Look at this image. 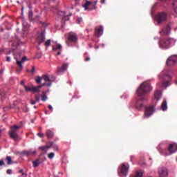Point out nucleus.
<instances>
[{
	"label": "nucleus",
	"instance_id": "473e14b6",
	"mask_svg": "<svg viewBox=\"0 0 177 177\" xmlns=\"http://www.w3.org/2000/svg\"><path fill=\"white\" fill-rule=\"evenodd\" d=\"M51 85H52V82H48V83L44 82L43 84L39 85V86H41L42 88V86H51Z\"/></svg>",
	"mask_w": 177,
	"mask_h": 177
},
{
	"label": "nucleus",
	"instance_id": "f03ea898",
	"mask_svg": "<svg viewBox=\"0 0 177 177\" xmlns=\"http://www.w3.org/2000/svg\"><path fill=\"white\" fill-rule=\"evenodd\" d=\"M172 44H175V39L171 37H163L159 40V46L161 49H168L172 46Z\"/></svg>",
	"mask_w": 177,
	"mask_h": 177
},
{
	"label": "nucleus",
	"instance_id": "0eeeda50",
	"mask_svg": "<svg viewBox=\"0 0 177 177\" xmlns=\"http://www.w3.org/2000/svg\"><path fill=\"white\" fill-rule=\"evenodd\" d=\"M97 3V1H94V3L86 1V3L84 5V8L85 10H93V9H96Z\"/></svg>",
	"mask_w": 177,
	"mask_h": 177
},
{
	"label": "nucleus",
	"instance_id": "423d86ee",
	"mask_svg": "<svg viewBox=\"0 0 177 177\" xmlns=\"http://www.w3.org/2000/svg\"><path fill=\"white\" fill-rule=\"evenodd\" d=\"M128 169H129V165L128 163L122 164L118 169L119 176L126 177L128 175Z\"/></svg>",
	"mask_w": 177,
	"mask_h": 177
},
{
	"label": "nucleus",
	"instance_id": "f704fd0d",
	"mask_svg": "<svg viewBox=\"0 0 177 177\" xmlns=\"http://www.w3.org/2000/svg\"><path fill=\"white\" fill-rule=\"evenodd\" d=\"M55 157V153L50 152V153L48 154V158H50V160H52Z\"/></svg>",
	"mask_w": 177,
	"mask_h": 177
},
{
	"label": "nucleus",
	"instance_id": "58836bf2",
	"mask_svg": "<svg viewBox=\"0 0 177 177\" xmlns=\"http://www.w3.org/2000/svg\"><path fill=\"white\" fill-rule=\"evenodd\" d=\"M44 45H45L46 46H50V39L47 40V41L45 42Z\"/></svg>",
	"mask_w": 177,
	"mask_h": 177
},
{
	"label": "nucleus",
	"instance_id": "6ab92c4d",
	"mask_svg": "<svg viewBox=\"0 0 177 177\" xmlns=\"http://www.w3.org/2000/svg\"><path fill=\"white\" fill-rule=\"evenodd\" d=\"M37 39H38L39 45H41L42 44V42H44V41H45V34H44V32L40 33L38 35Z\"/></svg>",
	"mask_w": 177,
	"mask_h": 177
},
{
	"label": "nucleus",
	"instance_id": "aec40b11",
	"mask_svg": "<svg viewBox=\"0 0 177 177\" xmlns=\"http://www.w3.org/2000/svg\"><path fill=\"white\" fill-rule=\"evenodd\" d=\"M46 136H47L48 139H53V136H55V133L50 129H48L46 131Z\"/></svg>",
	"mask_w": 177,
	"mask_h": 177
},
{
	"label": "nucleus",
	"instance_id": "7c9ffc66",
	"mask_svg": "<svg viewBox=\"0 0 177 177\" xmlns=\"http://www.w3.org/2000/svg\"><path fill=\"white\" fill-rule=\"evenodd\" d=\"M173 6H174V10L175 13H176V15H177V0H174V1L173 3Z\"/></svg>",
	"mask_w": 177,
	"mask_h": 177
},
{
	"label": "nucleus",
	"instance_id": "39448f33",
	"mask_svg": "<svg viewBox=\"0 0 177 177\" xmlns=\"http://www.w3.org/2000/svg\"><path fill=\"white\" fill-rule=\"evenodd\" d=\"M168 19V15L167 12H158L156 17L155 20L157 21L158 24H161V23H165Z\"/></svg>",
	"mask_w": 177,
	"mask_h": 177
},
{
	"label": "nucleus",
	"instance_id": "13d9d810",
	"mask_svg": "<svg viewBox=\"0 0 177 177\" xmlns=\"http://www.w3.org/2000/svg\"><path fill=\"white\" fill-rule=\"evenodd\" d=\"M2 73H3V71H0V74H2Z\"/></svg>",
	"mask_w": 177,
	"mask_h": 177
},
{
	"label": "nucleus",
	"instance_id": "a18cd8bd",
	"mask_svg": "<svg viewBox=\"0 0 177 177\" xmlns=\"http://www.w3.org/2000/svg\"><path fill=\"white\" fill-rule=\"evenodd\" d=\"M48 108L50 111H53V107H52V105H48Z\"/></svg>",
	"mask_w": 177,
	"mask_h": 177
},
{
	"label": "nucleus",
	"instance_id": "37998d69",
	"mask_svg": "<svg viewBox=\"0 0 177 177\" xmlns=\"http://www.w3.org/2000/svg\"><path fill=\"white\" fill-rule=\"evenodd\" d=\"M6 172H7L8 175H12V169H8Z\"/></svg>",
	"mask_w": 177,
	"mask_h": 177
},
{
	"label": "nucleus",
	"instance_id": "dca6fc26",
	"mask_svg": "<svg viewBox=\"0 0 177 177\" xmlns=\"http://www.w3.org/2000/svg\"><path fill=\"white\" fill-rule=\"evenodd\" d=\"M162 93L160 90H156L154 93V99L153 100H156V102H158L160 99H161Z\"/></svg>",
	"mask_w": 177,
	"mask_h": 177
},
{
	"label": "nucleus",
	"instance_id": "9b49d317",
	"mask_svg": "<svg viewBox=\"0 0 177 177\" xmlns=\"http://www.w3.org/2000/svg\"><path fill=\"white\" fill-rule=\"evenodd\" d=\"M153 113H154V106L147 107L145 111V117L149 118L153 115Z\"/></svg>",
	"mask_w": 177,
	"mask_h": 177
},
{
	"label": "nucleus",
	"instance_id": "09e8293b",
	"mask_svg": "<svg viewBox=\"0 0 177 177\" xmlns=\"http://www.w3.org/2000/svg\"><path fill=\"white\" fill-rule=\"evenodd\" d=\"M30 103L32 104H35V103H37V101H34V100H30Z\"/></svg>",
	"mask_w": 177,
	"mask_h": 177
},
{
	"label": "nucleus",
	"instance_id": "bf43d9fd",
	"mask_svg": "<svg viewBox=\"0 0 177 177\" xmlns=\"http://www.w3.org/2000/svg\"><path fill=\"white\" fill-rule=\"evenodd\" d=\"M25 174L24 172H22V176H24Z\"/></svg>",
	"mask_w": 177,
	"mask_h": 177
},
{
	"label": "nucleus",
	"instance_id": "c756f323",
	"mask_svg": "<svg viewBox=\"0 0 177 177\" xmlns=\"http://www.w3.org/2000/svg\"><path fill=\"white\" fill-rule=\"evenodd\" d=\"M6 160L7 161L8 165H10L13 164V161H12V158L10 156H7L6 158Z\"/></svg>",
	"mask_w": 177,
	"mask_h": 177
},
{
	"label": "nucleus",
	"instance_id": "ea45409f",
	"mask_svg": "<svg viewBox=\"0 0 177 177\" xmlns=\"http://www.w3.org/2000/svg\"><path fill=\"white\" fill-rule=\"evenodd\" d=\"M21 70H23V65H22L21 68H20V66H18V68H17V73H20V71H21Z\"/></svg>",
	"mask_w": 177,
	"mask_h": 177
},
{
	"label": "nucleus",
	"instance_id": "f8f14e48",
	"mask_svg": "<svg viewBox=\"0 0 177 177\" xmlns=\"http://www.w3.org/2000/svg\"><path fill=\"white\" fill-rule=\"evenodd\" d=\"M68 67V64H64L62 66L57 67V74H58V75H60L62 73H64V71H67Z\"/></svg>",
	"mask_w": 177,
	"mask_h": 177
},
{
	"label": "nucleus",
	"instance_id": "6e6552de",
	"mask_svg": "<svg viewBox=\"0 0 177 177\" xmlns=\"http://www.w3.org/2000/svg\"><path fill=\"white\" fill-rule=\"evenodd\" d=\"M77 41H78V36L77 34L70 32L68 36V41H66L67 45H68V41L75 43Z\"/></svg>",
	"mask_w": 177,
	"mask_h": 177
},
{
	"label": "nucleus",
	"instance_id": "a211bd4d",
	"mask_svg": "<svg viewBox=\"0 0 177 177\" xmlns=\"http://www.w3.org/2000/svg\"><path fill=\"white\" fill-rule=\"evenodd\" d=\"M58 16H59V17L62 18V20L66 21V17H68V16H71V14L66 15V12H64V11H59Z\"/></svg>",
	"mask_w": 177,
	"mask_h": 177
},
{
	"label": "nucleus",
	"instance_id": "49530a36",
	"mask_svg": "<svg viewBox=\"0 0 177 177\" xmlns=\"http://www.w3.org/2000/svg\"><path fill=\"white\" fill-rule=\"evenodd\" d=\"M89 60H91V57H86L84 59V61H85V62H89Z\"/></svg>",
	"mask_w": 177,
	"mask_h": 177
},
{
	"label": "nucleus",
	"instance_id": "2f4dec72",
	"mask_svg": "<svg viewBox=\"0 0 177 177\" xmlns=\"http://www.w3.org/2000/svg\"><path fill=\"white\" fill-rule=\"evenodd\" d=\"M42 81V78L39 76H37L35 79V82L37 84H41V82Z\"/></svg>",
	"mask_w": 177,
	"mask_h": 177
},
{
	"label": "nucleus",
	"instance_id": "20e7f679",
	"mask_svg": "<svg viewBox=\"0 0 177 177\" xmlns=\"http://www.w3.org/2000/svg\"><path fill=\"white\" fill-rule=\"evenodd\" d=\"M159 151L163 156H171V154H174L175 151H177V145L170 144L167 151L160 148Z\"/></svg>",
	"mask_w": 177,
	"mask_h": 177
},
{
	"label": "nucleus",
	"instance_id": "e2e57ef3",
	"mask_svg": "<svg viewBox=\"0 0 177 177\" xmlns=\"http://www.w3.org/2000/svg\"><path fill=\"white\" fill-rule=\"evenodd\" d=\"M76 2H77V1H78V0H75Z\"/></svg>",
	"mask_w": 177,
	"mask_h": 177
},
{
	"label": "nucleus",
	"instance_id": "3c124183",
	"mask_svg": "<svg viewBox=\"0 0 177 177\" xmlns=\"http://www.w3.org/2000/svg\"><path fill=\"white\" fill-rule=\"evenodd\" d=\"M6 62H10V57H7Z\"/></svg>",
	"mask_w": 177,
	"mask_h": 177
},
{
	"label": "nucleus",
	"instance_id": "052dcab7",
	"mask_svg": "<svg viewBox=\"0 0 177 177\" xmlns=\"http://www.w3.org/2000/svg\"><path fill=\"white\" fill-rule=\"evenodd\" d=\"M45 114H48V111H45Z\"/></svg>",
	"mask_w": 177,
	"mask_h": 177
},
{
	"label": "nucleus",
	"instance_id": "72a5a7b5",
	"mask_svg": "<svg viewBox=\"0 0 177 177\" xmlns=\"http://www.w3.org/2000/svg\"><path fill=\"white\" fill-rule=\"evenodd\" d=\"M24 88L26 92H31V87H28L27 86L24 85Z\"/></svg>",
	"mask_w": 177,
	"mask_h": 177
},
{
	"label": "nucleus",
	"instance_id": "c03bdc74",
	"mask_svg": "<svg viewBox=\"0 0 177 177\" xmlns=\"http://www.w3.org/2000/svg\"><path fill=\"white\" fill-rule=\"evenodd\" d=\"M77 21L78 24H80V23H81V21H82V18H77Z\"/></svg>",
	"mask_w": 177,
	"mask_h": 177
},
{
	"label": "nucleus",
	"instance_id": "393cba45",
	"mask_svg": "<svg viewBox=\"0 0 177 177\" xmlns=\"http://www.w3.org/2000/svg\"><path fill=\"white\" fill-rule=\"evenodd\" d=\"M41 88H42V86H38L37 87L32 86L30 87V92L35 93V92H38Z\"/></svg>",
	"mask_w": 177,
	"mask_h": 177
},
{
	"label": "nucleus",
	"instance_id": "4be33fe9",
	"mask_svg": "<svg viewBox=\"0 0 177 177\" xmlns=\"http://www.w3.org/2000/svg\"><path fill=\"white\" fill-rule=\"evenodd\" d=\"M42 162H44V160H41V158H39L32 162L33 167L35 168H37V167H39V164H42Z\"/></svg>",
	"mask_w": 177,
	"mask_h": 177
},
{
	"label": "nucleus",
	"instance_id": "864d4df0",
	"mask_svg": "<svg viewBox=\"0 0 177 177\" xmlns=\"http://www.w3.org/2000/svg\"><path fill=\"white\" fill-rule=\"evenodd\" d=\"M24 170L23 169H21L19 171V174H22V172H24Z\"/></svg>",
	"mask_w": 177,
	"mask_h": 177
},
{
	"label": "nucleus",
	"instance_id": "cd10ccee",
	"mask_svg": "<svg viewBox=\"0 0 177 177\" xmlns=\"http://www.w3.org/2000/svg\"><path fill=\"white\" fill-rule=\"evenodd\" d=\"M43 80H44L46 82H52L50 77H49V75H43Z\"/></svg>",
	"mask_w": 177,
	"mask_h": 177
},
{
	"label": "nucleus",
	"instance_id": "b1692460",
	"mask_svg": "<svg viewBox=\"0 0 177 177\" xmlns=\"http://www.w3.org/2000/svg\"><path fill=\"white\" fill-rule=\"evenodd\" d=\"M34 16V12H32V10H30L28 12V19L30 21H35V19L32 17Z\"/></svg>",
	"mask_w": 177,
	"mask_h": 177
},
{
	"label": "nucleus",
	"instance_id": "4d7b16f0",
	"mask_svg": "<svg viewBox=\"0 0 177 177\" xmlns=\"http://www.w3.org/2000/svg\"><path fill=\"white\" fill-rule=\"evenodd\" d=\"M100 2L101 3H104V2H106V0H101Z\"/></svg>",
	"mask_w": 177,
	"mask_h": 177
},
{
	"label": "nucleus",
	"instance_id": "680f3d73",
	"mask_svg": "<svg viewBox=\"0 0 177 177\" xmlns=\"http://www.w3.org/2000/svg\"><path fill=\"white\" fill-rule=\"evenodd\" d=\"M34 109H37V106H34Z\"/></svg>",
	"mask_w": 177,
	"mask_h": 177
},
{
	"label": "nucleus",
	"instance_id": "c85d7f7f",
	"mask_svg": "<svg viewBox=\"0 0 177 177\" xmlns=\"http://www.w3.org/2000/svg\"><path fill=\"white\" fill-rule=\"evenodd\" d=\"M0 96L2 100H3V99H6V96H8V93H6V91H1L0 93Z\"/></svg>",
	"mask_w": 177,
	"mask_h": 177
},
{
	"label": "nucleus",
	"instance_id": "e433bc0d",
	"mask_svg": "<svg viewBox=\"0 0 177 177\" xmlns=\"http://www.w3.org/2000/svg\"><path fill=\"white\" fill-rule=\"evenodd\" d=\"M47 99H48V97L46 96V95L44 94L41 95L42 102H46Z\"/></svg>",
	"mask_w": 177,
	"mask_h": 177
},
{
	"label": "nucleus",
	"instance_id": "a19ab883",
	"mask_svg": "<svg viewBox=\"0 0 177 177\" xmlns=\"http://www.w3.org/2000/svg\"><path fill=\"white\" fill-rule=\"evenodd\" d=\"M35 98L36 102H39V95H35Z\"/></svg>",
	"mask_w": 177,
	"mask_h": 177
},
{
	"label": "nucleus",
	"instance_id": "7ed1b4c3",
	"mask_svg": "<svg viewBox=\"0 0 177 177\" xmlns=\"http://www.w3.org/2000/svg\"><path fill=\"white\" fill-rule=\"evenodd\" d=\"M21 128L20 126L13 125L10 127V130L8 133L10 135V138L13 140H17L19 139V130Z\"/></svg>",
	"mask_w": 177,
	"mask_h": 177
},
{
	"label": "nucleus",
	"instance_id": "2eb2a0df",
	"mask_svg": "<svg viewBox=\"0 0 177 177\" xmlns=\"http://www.w3.org/2000/svg\"><path fill=\"white\" fill-rule=\"evenodd\" d=\"M171 32V27L169 26H166L163 29H162V31H160V34L162 35H168Z\"/></svg>",
	"mask_w": 177,
	"mask_h": 177
},
{
	"label": "nucleus",
	"instance_id": "4468645a",
	"mask_svg": "<svg viewBox=\"0 0 177 177\" xmlns=\"http://www.w3.org/2000/svg\"><path fill=\"white\" fill-rule=\"evenodd\" d=\"M103 35V26H97L95 27V37H102V35Z\"/></svg>",
	"mask_w": 177,
	"mask_h": 177
},
{
	"label": "nucleus",
	"instance_id": "4c0bfd02",
	"mask_svg": "<svg viewBox=\"0 0 177 177\" xmlns=\"http://www.w3.org/2000/svg\"><path fill=\"white\" fill-rule=\"evenodd\" d=\"M53 149L55 151H57L59 150V146H57V145H56V144H53Z\"/></svg>",
	"mask_w": 177,
	"mask_h": 177
},
{
	"label": "nucleus",
	"instance_id": "412c9836",
	"mask_svg": "<svg viewBox=\"0 0 177 177\" xmlns=\"http://www.w3.org/2000/svg\"><path fill=\"white\" fill-rule=\"evenodd\" d=\"M24 154L25 156H34L37 154V151L35 150L30 149L29 151H24Z\"/></svg>",
	"mask_w": 177,
	"mask_h": 177
},
{
	"label": "nucleus",
	"instance_id": "79ce46f5",
	"mask_svg": "<svg viewBox=\"0 0 177 177\" xmlns=\"http://www.w3.org/2000/svg\"><path fill=\"white\" fill-rule=\"evenodd\" d=\"M37 136H39V138H44V135L42 133H38Z\"/></svg>",
	"mask_w": 177,
	"mask_h": 177
},
{
	"label": "nucleus",
	"instance_id": "de8ad7c7",
	"mask_svg": "<svg viewBox=\"0 0 177 177\" xmlns=\"http://www.w3.org/2000/svg\"><path fill=\"white\" fill-rule=\"evenodd\" d=\"M5 164V162H3V160H0V167H2V165H3Z\"/></svg>",
	"mask_w": 177,
	"mask_h": 177
},
{
	"label": "nucleus",
	"instance_id": "bb28decb",
	"mask_svg": "<svg viewBox=\"0 0 177 177\" xmlns=\"http://www.w3.org/2000/svg\"><path fill=\"white\" fill-rule=\"evenodd\" d=\"M59 49H62V45L61 44L53 45V50L56 51Z\"/></svg>",
	"mask_w": 177,
	"mask_h": 177
},
{
	"label": "nucleus",
	"instance_id": "c9c22d12",
	"mask_svg": "<svg viewBox=\"0 0 177 177\" xmlns=\"http://www.w3.org/2000/svg\"><path fill=\"white\" fill-rule=\"evenodd\" d=\"M169 86V82L168 80H167L166 82H164L162 84V86H165L167 88V86Z\"/></svg>",
	"mask_w": 177,
	"mask_h": 177
},
{
	"label": "nucleus",
	"instance_id": "1a4fd4ad",
	"mask_svg": "<svg viewBox=\"0 0 177 177\" xmlns=\"http://www.w3.org/2000/svg\"><path fill=\"white\" fill-rule=\"evenodd\" d=\"M177 62V56L176 55H171L170 57L167 59L166 61L167 66H175V63Z\"/></svg>",
	"mask_w": 177,
	"mask_h": 177
},
{
	"label": "nucleus",
	"instance_id": "a878e982",
	"mask_svg": "<svg viewBox=\"0 0 177 177\" xmlns=\"http://www.w3.org/2000/svg\"><path fill=\"white\" fill-rule=\"evenodd\" d=\"M161 109L162 110V111H165V110H167V109H168L167 105V100H164L162 103L161 105Z\"/></svg>",
	"mask_w": 177,
	"mask_h": 177
},
{
	"label": "nucleus",
	"instance_id": "8fccbe9b",
	"mask_svg": "<svg viewBox=\"0 0 177 177\" xmlns=\"http://www.w3.org/2000/svg\"><path fill=\"white\" fill-rule=\"evenodd\" d=\"M33 19H35V21H36L37 19H39V15H37Z\"/></svg>",
	"mask_w": 177,
	"mask_h": 177
},
{
	"label": "nucleus",
	"instance_id": "ddd939ff",
	"mask_svg": "<svg viewBox=\"0 0 177 177\" xmlns=\"http://www.w3.org/2000/svg\"><path fill=\"white\" fill-rule=\"evenodd\" d=\"M159 177H167L168 176V170L165 167H160L158 169Z\"/></svg>",
	"mask_w": 177,
	"mask_h": 177
},
{
	"label": "nucleus",
	"instance_id": "5fc2aeb1",
	"mask_svg": "<svg viewBox=\"0 0 177 177\" xmlns=\"http://www.w3.org/2000/svg\"><path fill=\"white\" fill-rule=\"evenodd\" d=\"M61 53H62V52H61V51H59V52L57 53V56L60 55H61Z\"/></svg>",
	"mask_w": 177,
	"mask_h": 177
},
{
	"label": "nucleus",
	"instance_id": "f257e3e1",
	"mask_svg": "<svg viewBox=\"0 0 177 177\" xmlns=\"http://www.w3.org/2000/svg\"><path fill=\"white\" fill-rule=\"evenodd\" d=\"M151 91H153V87H151V84L149 82H145L140 85L136 91L138 96L140 97L136 103L137 110H143L145 109L143 102L147 100L145 97L147 93H150Z\"/></svg>",
	"mask_w": 177,
	"mask_h": 177
},
{
	"label": "nucleus",
	"instance_id": "603ef678",
	"mask_svg": "<svg viewBox=\"0 0 177 177\" xmlns=\"http://www.w3.org/2000/svg\"><path fill=\"white\" fill-rule=\"evenodd\" d=\"M35 71V68L32 67L31 70V73H34Z\"/></svg>",
	"mask_w": 177,
	"mask_h": 177
},
{
	"label": "nucleus",
	"instance_id": "5701e85b",
	"mask_svg": "<svg viewBox=\"0 0 177 177\" xmlns=\"http://www.w3.org/2000/svg\"><path fill=\"white\" fill-rule=\"evenodd\" d=\"M26 60H27V57H22L21 61H19V59H17V66H19L20 68H21L22 64H23V63H24V62H26Z\"/></svg>",
	"mask_w": 177,
	"mask_h": 177
},
{
	"label": "nucleus",
	"instance_id": "f3484780",
	"mask_svg": "<svg viewBox=\"0 0 177 177\" xmlns=\"http://www.w3.org/2000/svg\"><path fill=\"white\" fill-rule=\"evenodd\" d=\"M159 78L163 80L164 81H169V80H171V75H169V74H165V73H162L160 75H159Z\"/></svg>",
	"mask_w": 177,
	"mask_h": 177
},
{
	"label": "nucleus",
	"instance_id": "9d476101",
	"mask_svg": "<svg viewBox=\"0 0 177 177\" xmlns=\"http://www.w3.org/2000/svg\"><path fill=\"white\" fill-rule=\"evenodd\" d=\"M52 146H53V142L49 141L47 142V145L39 147V150L41 151H44V153H47L48 150H49Z\"/></svg>",
	"mask_w": 177,
	"mask_h": 177
},
{
	"label": "nucleus",
	"instance_id": "6e6d98bb",
	"mask_svg": "<svg viewBox=\"0 0 177 177\" xmlns=\"http://www.w3.org/2000/svg\"><path fill=\"white\" fill-rule=\"evenodd\" d=\"M21 85H22L23 86H24V81H21Z\"/></svg>",
	"mask_w": 177,
	"mask_h": 177
}]
</instances>
